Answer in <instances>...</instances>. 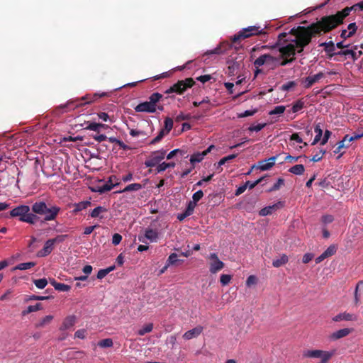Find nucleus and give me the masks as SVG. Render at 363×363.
I'll return each mask as SVG.
<instances>
[{"label":"nucleus","instance_id":"a18cd8bd","mask_svg":"<svg viewBox=\"0 0 363 363\" xmlns=\"http://www.w3.org/2000/svg\"><path fill=\"white\" fill-rule=\"evenodd\" d=\"M346 56H349L350 58H352L354 61L356 60L360 55H362V51H359L358 52H356L354 50H345Z\"/></svg>","mask_w":363,"mask_h":363},{"label":"nucleus","instance_id":"7ed1b4c3","mask_svg":"<svg viewBox=\"0 0 363 363\" xmlns=\"http://www.w3.org/2000/svg\"><path fill=\"white\" fill-rule=\"evenodd\" d=\"M32 211L36 216H43L45 221H50L56 218L60 208L57 206L47 205L45 201H39L32 205Z\"/></svg>","mask_w":363,"mask_h":363},{"label":"nucleus","instance_id":"774afa93","mask_svg":"<svg viewBox=\"0 0 363 363\" xmlns=\"http://www.w3.org/2000/svg\"><path fill=\"white\" fill-rule=\"evenodd\" d=\"M249 184H250L249 182H245L243 185L239 186L236 189L235 194L236 196H239V195L242 194L246 190Z\"/></svg>","mask_w":363,"mask_h":363},{"label":"nucleus","instance_id":"ddd939ff","mask_svg":"<svg viewBox=\"0 0 363 363\" xmlns=\"http://www.w3.org/2000/svg\"><path fill=\"white\" fill-rule=\"evenodd\" d=\"M208 259L210 260L209 271L211 274H216L223 269L225 264L219 259L216 253H211Z\"/></svg>","mask_w":363,"mask_h":363},{"label":"nucleus","instance_id":"c85d7f7f","mask_svg":"<svg viewBox=\"0 0 363 363\" xmlns=\"http://www.w3.org/2000/svg\"><path fill=\"white\" fill-rule=\"evenodd\" d=\"M91 203L89 201H81V202H79L77 203H75L74 204V208L73 210V212L74 213H77L84 209H86V208H88L89 206H91Z\"/></svg>","mask_w":363,"mask_h":363},{"label":"nucleus","instance_id":"a211bd4d","mask_svg":"<svg viewBox=\"0 0 363 363\" xmlns=\"http://www.w3.org/2000/svg\"><path fill=\"white\" fill-rule=\"evenodd\" d=\"M357 320V316L353 313H350L347 312L340 313L336 315L333 318V320L334 322H340L342 320L345 321H356Z\"/></svg>","mask_w":363,"mask_h":363},{"label":"nucleus","instance_id":"052dcab7","mask_svg":"<svg viewBox=\"0 0 363 363\" xmlns=\"http://www.w3.org/2000/svg\"><path fill=\"white\" fill-rule=\"evenodd\" d=\"M191 118L190 114H184L182 112H181L179 114H178L176 118L175 121L176 122H180L185 120H189Z\"/></svg>","mask_w":363,"mask_h":363},{"label":"nucleus","instance_id":"0eeeda50","mask_svg":"<svg viewBox=\"0 0 363 363\" xmlns=\"http://www.w3.org/2000/svg\"><path fill=\"white\" fill-rule=\"evenodd\" d=\"M267 33L264 28H262L260 26H252L247 28H242L237 34H235L232 38L231 41L233 43H236L242 40L250 38L254 35H266Z\"/></svg>","mask_w":363,"mask_h":363},{"label":"nucleus","instance_id":"79ce46f5","mask_svg":"<svg viewBox=\"0 0 363 363\" xmlns=\"http://www.w3.org/2000/svg\"><path fill=\"white\" fill-rule=\"evenodd\" d=\"M175 167L174 162H162L161 164H159V165L157 166V172H161L164 170H166L167 168H173Z\"/></svg>","mask_w":363,"mask_h":363},{"label":"nucleus","instance_id":"13d9d810","mask_svg":"<svg viewBox=\"0 0 363 363\" xmlns=\"http://www.w3.org/2000/svg\"><path fill=\"white\" fill-rule=\"evenodd\" d=\"M325 152H326L325 150H320L318 153H316L315 155H314L312 157L311 161H313L314 162H319L320 160H321V159L323 158V157L325 154Z\"/></svg>","mask_w":363,"mask_h":363},{"label":"nucleus","instance_id":"393cba45","mask_svg":"<svg viewBox=\"0 0 363 363\" xmlns=\"http://www.w3.org/2000/svg\"><path fill=\"white\" fill-rule=\"evenodd\" d=\"M143 188V185L138 183H133L126 186L123 190L116 191V193H124L128 191H137Z\"/></svg>","mask_w":363,"mask_h":363},{"label":"nucleus","instance_id":"423d86ee","mask_svg":"<svg viewBox=\"0 0 363 363\" xmlns=\"http://www.w3.org/2000/svg\"><path fill=\"white\" fill-rule=\"evenodd\" d=\"M358 3L352 6H347L342 10L337 11L335 14L325 16L333 29L336 28L342 24L344 20L347 17L352 11H359Z\"/></svg>","mask_w":363,"mask_h":363},{"label":"nucleus","instance_id":"6ab92c4d","mask_svg":"<svg viewBox=\"0 0 363 363\" xmlns=\"http://www.w3.org/2000/svg\"><path fill=\"white\" fill-rule=\"evenodd\" d=\"M214 147H215V146L213 145H211L204 151H203L201 152H196V153L193 154L190 158L191 163L194 164L195 162H201L203 160V157L207 154H208Z\"/></svg>","mask_w":363,"mask_h":363},{"label":"nucleus","instance_id":"4d7b16f0","mask_svg":"<svg viewBox=\"0 0 363 363\" xmlns=\"http://www.w3.org/2000/svg\"><path fill=\"white\" fill-rule=\"evenodd\" d=\"M296 85L294 81H289L281 86V90L284 91H289L291 89L294 88Z\"/></svg>","mask_w":363,"mask_h":363},{"label":"nucleus","instance_id":"de8ad7c7","mask_svg":"<svg viewBox=\"0 0 363 363\" xmlns=\"http://www.w3.org/2000/svg\"><path fill=\"white\" fill-rule=\"evenodd\" d=\"M35 286L40 289H44L48 284V280L45 278L35 279L33 281Z\"/></svg>","mask_w":363,"mask_h":363},{"label":"nucleus","instance_id":"e2e57ef3","mask_svg":"<svg viewBox=\"0 0 363 363\" xmlns=\"http://www.w3.org/2000/svg\"><path fill=\"white\" fill-rule=\"evenodd\" d=\"M196 206V203H195L193 201H190L188 203L187 208H186L185 211L187 213V214H189L191 216L193 213Z\"/></svg>","mask_w":363,"mask_h":363},{"label":"nucleus","instance_id":"7c9ffc66","mask_svg":"<svg viewBox=\"0 0 363 363\" xmlns=\"http://www.w3.org/2000/svg\"><path fill=\"white\" fill-rule=\"evenodd\" d=\"M145 237L151 242H156L158 238V233L155 230L147 229L145 230Z\"/></svg>","mask_w":363,"mask_h":363},{"label":"nucleus","instance_id":"69168bd1","mask_svg":"<svg viewBox=\"0 0 363 363\" xmlns=\"http://www.w3.org/2000/svg\"><path fill=\"white\" fill-rule=\"evenodd\" d=\"M257 279L255 275H250L246 280V285L250 287L252 285L256 284Z\"/></svg>","mask_w":363,"mask_h":363},{"label":"nucleus","instance_id":"f704fd0d","mask_svg":"<svg viewBox=\"0 0 363 363\" xmlns=\"http://www.w3.org/2000/svg\"><path fill=\"white\" fill-rule=\"evenodd\" d=\"M84 124H86V126L84 129L93 130L98 133L100 132L101 123L87 121V122H85Z\"/></svg>","mask_w":363,"mask_h":363},{"label":"nucleus","instance_id":"bf43d9fd","mask_svg":"<svg viewBox=\"0 0 363 363\" xmlns=\"http://www.w3.org/2000/svg\"><path fill=\"white\" fill-rule=\"evenodd\" d=\"M167 133H165L164 130H161L158 135L150 142V144H156L159 143L163 137L167 135Z\"/></svg>","mask_w":363,"mask_h":363},{"label":"nucleus","instance_id":"e433bc0d","mask_svg":"<svg viewBox=\"0 0 363 363\" xmlns=\"http://www.w3.org/2000/svg\"><path fill=\"white\" fill-rule=\"evenodd\" d=\"M162 99V95L158 92H155L149 97V102L157 108V103Z\"/></svg>","mask_w":363,"mask_h":363},{"label":"nucleus","instance_id":"f03ea898","mask_svg":"<svg viewBox=\"0 0 363 363\" xmlns=\"http://www.w3.org/2000/svg\"><path fill=\"white\" fill-rule=\"evenodd\" d=\"M108 94L106 92L95 93L94 94H86L82 98L70 99L67 101L66 104L57 106L53 112L56 115L62 114L71 110H74L77 107L94 102L99 98L106 96Z\"/></svg>","mask_w":363,"mask_h":363},{"label":"nucleus","instance_id":"603ef678","mask_svg":"<svg viewBox=\"0 0 363 363\" xmlns=\"http://www.w3.org/2000/svg\"><path fill=\"white\" fill-rule=\"evenodd\" d=\"M278 57H279L278 67L279 66H285L287 64L293 62L296 59V58L281 57V56H279Z\"/></svg>","mask_w":363,"mask_h":363},{"label":"nucleus","instance_id":"b1692460","mask_svg":"<svg viewBox=\"0 0 363 363\" xmlns=\"http://www.w3.org/2000/svg\"><path fill=\"white\" fill-rule=\"evenodd\" d=\"M50 283L55 290L59 291H68L71 289L70 286L64 283L57 282L54 279H50Z\"/></svg>","mask_w":363,"mask_h":363},{"label":"nucleus","instance_id":"338daca9","mask_svg":"<svg viewBox=\"0 0 363 363\" xmlns=\"http://www.w3.org/2000/svg\"><path fill=\"white\" fill-rule=\"evenodd\" d=\"M203 196V192L201 190H199L193 194L192 201L197 203Z\"/></svg>","mask_w":363,"mask_h":363},{"label":"nucleus","instance_id":"0e129e2a","mask_svg":"<svg viewBox=\"0 0 363 363\" xmlns=\"http://www.w3.org/2000/svg\"><path fill=\"white\" fill-rule=\"evenodd\" d=\"M348 35H354L357 30V26L356 25V23H351L347 26Z\"/></svg>","mask_w":363,"mask_h":363},{"label":"nucleus","instance_id":"dca6fc26","mask_svg":"<svg viewBox=\"0 0 363 363\" xmlns=\"http://www.w3.org/2000/svg\"><path fill=\"white\" fill-rule=\"evenodd\" d=\"M323 77L324 74L320 72L315 75L308 76L303 79L301 83L303 85L304 88L308 89L311 87L315 83L320 80Z\"/></svg>","mask_w":363,"mask_h":363},{"label":"nucleus","instance_id":"39448f33","mask_svg":"<svg viewBox=\"0 0 363 363\" xmlns=\"http://www.w3.org/2000/svg\"><path fill=\"white\" fill-rule=\"evenodd\" d=\"M358 3L352 6H347L342 10L337 11L335 14L325 16L333 29L336 28L342 24L344 20L347 17L352 11H359Z\"/></svg>","mask_w":363,"mask_h":363},{"label":"nucleus","instance_id":"5fc2aeb1","mask_svg":"<svg viewBox=\"0 0 363 363\" xmlns=\"http://www.w3.org/2000/svg\"><path fill=\"white\" fill-rule=\"evenodd\" d=\"M284 184V179L279 178L277 182L270 188L269 191H274L279 189V188Z\"/></svg>","mask_w":363,"mask_h":363},{"label":"nucleus","instance_id":"3c124183","mask_svg":"<svg viewBox=\"0 0 363 363\" xmlns=\"http://www.w3.org/2000/svg\"><path fill=\"white\" fill-rule=\"evenodd\" d=\"M257 168L262 171H266L272 168V164H269L267 160H262L259 162V165L257 167Z\"/></svg>","mask_w":363,"mask_h":363},{"label":"nucleus","instance_id":"cd10ccee","mask_svg":"<svg viewBox=\"0 0 363 363\" xmlns=\"http://www.w3.org/2000/svg\"><path fill=\"white\" fill-rule=\"evenodd\" d=\"M167 266L178 265L184 262L183 259H178L176 253H172L167 259Z\"/></svg>","mask_w":363,"mask_h":363},{"label":"nucleus","instance_id":"aec40b11","mask_svg":"<svg viewBox=\"0 0 363 363\" xmlns=\"http://www.w3.org/2000/svg\"><path fill=\"white\" fill-rule=\"evenodd\" d=\"M137 112L155 113L156 107L153 106L149 101H145L139 104L135 108Z\"/></svg>","mask_w":363,"mask_h":363},{"label":"nucleus","instance_id":"bb28decb","mask_svg":"<svg viewBox=\"0 0 363 363\" xmlns=\"http://www.w3.org/2000/svg\"><path fill=\"white\" fill-rule=\"evenodd\" d=\"M107 211V209L105 207L103 206H97L95 208H94L91 212L90 213V216L91 218H102L103 216H101V213H105Z\"/></svg>","mask_w":363,"mask_h":363},{"label":"nucleus","instance_id":"4be33fe9","mask_svg":"<svg viewBox=\"0 0 363 363\" xmlns=\"http://www.w3.org/2000/svg\"><path fill=\"white\" fill-rule=\"evenodd\" d=\"M203 327L202 326H197L191 330H189L186 331L183 337L184 339L189 340L192 338L198 337L203 331Z\"/></svg>","mask_w":363,"mask_h":363},{"label":"nucleus","instance_id":"c756f323","mask_svg":"<svg viewBox=\"0 0 363 363\" xmlns=\"http://www.w3.org/2000/svg\"><path fill=\"white\" fill-rule=\"evenodd\" d=\"M279 205H281V203H278L273 206L265 207L259 211V215L262 216L270 215L272 213L274 210H276L279 208Z\"/></svg>","mask_w":363,"mask_h":363},{"label":"nucleus","instance_id":"9b49d317","mask_svg":"<svg viewBox=\"0 0 363 363\" xmlns=\"http://www.w3.org/2000/svg\"><path fill=\"white\" fill-rule=\"evenodd\" d=\"M118 179L116 176L111 175L109 177L108 180L101 186L91 188L93 192H97L100 194H104L107 191H111L114 186L119 185Z\"/></svg>","mask_w":363,"mask_h":363},{"label":"nucleus","instance_id":"20e7f679","mask_svg":"<svg viewBox=\"0 0 363 363\" xmlns=\"http://www.w3.org/2000/svg\"><path fill=\"white\" fill-rule=\"evenodd\" d=\"M30 209L28 206L20 205L13 208L10 213V217H18L20 221L25 222L29 224H35L38 220L39 217L35 214L30 212Z\"/></svg>","mask_w":363,"mask_h":363},{"label":"nucleus","instance_id":"c9c22d12","mask_svg":"<svg viewBox=\"0 0 363 363\" xmlns=\"http://www.w3.org/2000/svg\"><path fill=\"white\" fill-rule=\"evenodd\" d=\"M305 170L304 166L303 164H296L293 167H291L289 172L296 174V175H301L303 174Z\"/></svg>","mask_w":363,"mask_h":363},{"label":"nucleus","instance_id":"37998d69","mask_svg":"<svg viewBox=\"0 0 363 363\" xmlns=\"http://www.w3.org/2000/svg\"><path fill=\"white\" fill-rule=\"evenodd\" d=\"M35 265V262H33L21 263L15 267V269L26 270V269H29L32 268Z\"/></svg>","mask_w":363,"mask_h":363},{"label":"nucleus","instance_id":"680f3d73","mask_svg":"<svg viewBox=\"0 0 363 363\" xmlns=\"http://www.w3.org/2000/svg\"><path fill=\"white\" fill-rule=\"evenodd\" d=\"M266 125V123H259L257 125H250L248 128V130L251 132H253V131H255V132H259L260 131L262 128H264Z\"/></svg>","mask_w":363,"mask_h":363},{"label":"nucleus","instance_id":"f8f14e48","mask_svg":"<svg viewBox=\"0 0 363 363\" xmlns=\"http://www.w3.org/2000/svg\"><path fill=\"white\" fill-rule=\"evenodd\" d=\"M166 152V150L163 149L152 152L149 159L145 162V165L147 167H153L159 165L160 162L164 158Z\"/></svg>","mask_w":363,"mask_h":363},{"label":"nucleus","instance_id":"9d476101","mask_svg":"<svg viewBox=\"0 0 363 363\" xmlns=\"http://www.w3.org/2000/svg\"><path fill=\"white\" fill-rule=\"evenodd\" d=\"M67 236V235H57L55 238L48 240L45 242L43 248L38 252V256L40 257L48 256L53 250L55 243L64 242Z\"/></svg>","mask_w":363,"mask_h":363},{"label":"nucleus","instance_id":"a19ab883","mask_svg":"<svg viewBox=\"0 0 363 363\" xmlns=\"http://www.w3.org/2000/svg\"><path fill=\"white\" fill-rule=\"evenodd\" d=\"M349 143H347V140H345V135L343 139L337 143V147L334 150V153L337 154V153L340 152L342 148L348 147Z\"/></svg>","mask_w":363,"mask_h":363},{"label":"nucleus","instance_id":"2f4dec72","mask_svg":"<svg viewBox=\"0 0 363 363\" xmlns=\"http://www.w3.org/2000/svg\"><path fill=\"white\" fill-rule=\"evenodd\" d=\"M335 354V351H324L322 350V354H320V363H327L331 357Z\"/></svg>","mask_w":363,"mask_h":363},{"label":"nucleus","instance_id":"412c9836","mask_svg":"<svg viewBox=\"0 0 363 363\" xmlns=\"http://www.w3.org/2000/svg\"><path fill=\"white\" fill-rule=\"evenodd\" d=\"M77 320V317L74 315H70L67 316L61 325L60 330H65L71 328L75 324Z\"/></svg>","mask_w":363,"mask_h":363},{"label":"nucleus","instance_id":"473e14b6","mask_svg":"<svg viewBox=\"0 0 363 363\" xmlns=\"http://www.w3.org/2000/svg\"><path fill=\"white\" fill-rule=\"evenodd\" d=\"M320 354H322L320 350H307L303 354V357L308 358H320Z\"/></svg>","mask_w":363,"mask_h":363},{"label":"nucleus","instance_id":"f257e3e1","mask_svg":"<svg viewBox=\"0 0 363 363\" xmlns=\"http://www.w3.org/2000/svg\"><path fill=\"white\" fill-rule=\"evenodd\" d=\"M333 29L325 16L308 26H298L292 28L289 30V34L294 36V38L284 40V42L295 43L297 47V53L301 54L304 48L311 43L313 37L320 36L323 34L329 33Z\"/></svg>","mask_w":363,"mask_h":363},{"label":"nucleus","instance_id":"8fccbe9b","mask_svg":"<svg viewBox=\"0 0 363 363\" xmlns=\"http://www.w3.org/2000/svg\"><path fill=\"white\" fill-rule=\"evenodd\" d=\"M113 345V340L111 338L104 339L98 342L100 347H111Z\"/></svg>","mask_w":363,"mask_h":363},{"label":"nucleus","instance_id":"6e6552de","mask_svg":"<svg viewBox=\"0 0 363 363\" xmlns=\"http://www.w3.org/2000/svg\"><path fill=\"white\" fill-rule=\"evenodd\" d=\"M194 84L195 81L192 78H186L184 80H179L177 82L171 86L168 89H167L164 93L167 94L174 93L182 95L188 89L191 88Z\"/></svg>","mask_w":363,"mask_h":363},{"label":"nucleus","instance_id":"a878e982","mask_svg":"<svg viewBox=\"0 0 363 363\" xmlns=\"http://www.w3.org/2000/svg\"><path fill=\"white\" fill-rule=\"evenodd\" d=\"M289 261V257L286 255L283 254L280 258L274 259L272 262V265L274 267L278 268L280 267L285 264H286Z\"/></svg>","mask_w":363,"mask_h":363},{"label":"nucleus","instance_id":"4468645a","mask_svg":"<svg viewBox=\"0 0 363 363\" xmlns=\"http://www.w3.org/2000/svg\"><path fill=\"white\" fill-rule=\"evenodd\" d=\"M281 57L286 58H296L295 55L297 53L296 45L294 43H289L285 46H281L279 48Z\"/></svg>","mask_w":363,"mask_h":363},{"label":"nucleus","instance_id":"864d4df0","mask_svg":"<svg viewBox=\"0 0 363 363\" xmlns=\"http://www.w3.org/2000/svg\"><path fill=\"white\" fill-rule=\"evenodd\" d=\"M232 279V276L229 274H222L220 277V281L222 286L228 285L230 280Z\"/></svg>","mask_w":363,"mask_h":363},{"label":"nucleus","instance_id":"4c0bfd02","mask_svg":"<svg viewBox=\"0 0 363 363\" xmlns=\"http://www.w3.org/2000/svg\"><path fill=\"white\" fill-rule=\"evenodd\" d=\"M53 319V316L51 315H48L42 318L38 323L35 324V328H43L46 325H48L51 323Z\"/></svg>","mask_w":363,"mask_h":363},{"label":"nucleus","instance_id":"58836bf2","mask_svg":"<svg viewBox=\"0 0 363 363\" xmlns=\"http://www.w3.org/2000/svg\"><path fill=\"white\" fill-rule=\"evenodd\" d=\"M43 308L42 304L40 303H38L33 306H29L26 310L22 311V315H26L30 313L38 311Z\"/></svg>","mask_w":363,"mask_h":363},{"label":"nucleus","instance_id":"6e6d98bb","mask_svg":"<svg viewBox=\"0 0 363 363\" xmlns=\"http://www.w3.org/2000/svg\"><path fill=\"white\" fill-rule=\"evenodd\" d=\"M286 107L284 106H277L269 112V115H277L284 112Z\"/></svg>","mask_w":363,"mask_h":363},{"label":"nucleus","instance_id":"72a5a7b5","mask_svg":"<svg viewBox=\"0 0 363 363\" xmlns=\"http://www.w3.org/2000/svg\"><path fill=\"white\" fill-rule=\"evenodd\" d=\"M314 131L316 133V135L313 143H311L312 145L317 144L320 140L321 137L323 135V130L319 123L315 126Z\"/></svg>","mask_w":363,"mask_h":363},{"label":"nucleus","instance_id":"2eb2a0df","mask_svg":"<svg viewBox=\"0 0 363 363\" xmlns=\"http://www.w3.org/2000/svg\"><path fill=\"white\" fill-rule=\"evenodd\" d=\"M231 48L230 43L227 42L220 43L216 48L210 50H207L203 56H208L211 55H222L224 54L227 50Z\"/></svg>","mask_w":363,"mask_h":363},{"label":"nucleus","instance_id":"ea45409f","mask_svg":"<svg viewBox=\"0 0 363 363\" xmlns=\"http://www.w3.org/2000/svg\"><path fill=\"white\" fill-rule=\"evenodd\" d=\"M305 106V102L302 99H298L292 105L291 111L293 113H296L301 111Z\"/></svg>","mask_w":363,"mask_h":363},{"label":"nucleus","instance_id":"1a4fd4ad","mask_svg":"<svg viewBox=\"0 0 363 363\" xmlns=\"http://www.w3.org/2000/svg\"><path fill=\"white\" fill-rule=\"evenodd\" d=\"M278 57H274L269 54H264L255 60L254 65L256 67H259L264 65H267L270 69H274L278 67Z\"/></svg>","mask_w":363,"mask_h":363},{"label":"nucleus","instance_id":"5701e85b","mask_svg":"<svg viewBox=\"0 0 363 363\" xmlns=\"http://www.w3.org/2000/svg\"><path fill=\"white\" fill-rule=\"evenodd\" d=\"M319 46L324 47V50L329 58L335 56V45L333 41L322 43Z\"/></svg>","mask_w":363,"mask_h":363},{"label":"nucleus","instance_id":"c03bdc74","mask_svg":"<svg viewBox=\"0 0 363 363\" xmlns=\"http://www.w3.org/2000/svg\"><path fill=\"white\" fill-rule=\"evenodd\" d=\"M153 329V324L148 323L143 326L141 329L138 331V334L140 336L145 335L146 333H150Z\"/></svg>","mask_w":363,"mask_h":363},{"label":"nucleus","instance_id":"49530a36","mask_svg":"<svg viewBox=\"0 0 363 363\" xmlns=\"http://www.w3.org/2000/svg\"><path fill=\"white\" fill-rule=\"evenodd\" d=\"M237 157L236 154H232L228 156L223 157L218 162V167L217 169H219L221 167L222 165L225 164L227 162L232 160L235 159Z\"/></svg>","mask_w":363,"mask_h":363},{"label":"nucleus","instance_id":"09e8293b","mask_svg":"<svg viewBox=\"0 0 363 363\" xmlns=\"http://www.w3.org/2000/svg\"><path fill=\"white\" fill-rule=\"evenodd\" d=\"M164 123V128L163 130H164L165 133L168 134L173 128V120L171 118L167 117Z\"/></svg>","mask_w":363,"mask_h":363},{"label":"nucleus","instance_id":"f3484780","mask_svg":"<svg viewBox=\"0 0 363 363\" xmlns=\"http://www.w3.org/2000/svg\"><path fill=\"white\" fill-rule=\"evenodd\" d=\"M353 329L352 328H342L340 329L337 331H335L329 335V339L331 341H336L337 340H340L341 338H343L345 337H347L352 332Z\"/></svg>","mask_w":363,"mask_h":363}]
</instances>
